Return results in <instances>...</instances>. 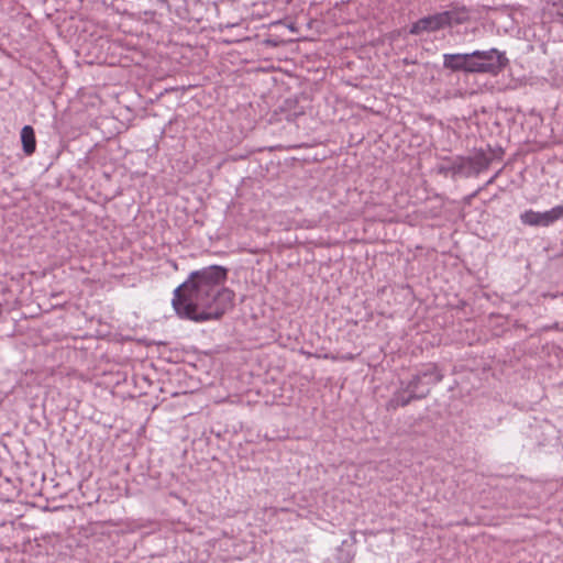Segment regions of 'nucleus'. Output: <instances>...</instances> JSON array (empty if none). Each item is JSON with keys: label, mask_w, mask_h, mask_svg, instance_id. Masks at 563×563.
Wrapping results in <instances>:
<instances>
[{"label": "nucleus", "mask_w": 563, "mask_h": 563, "mask_svg": "<svg viewBox=\"0 0 563 563\" xmlns=\"http://www.w3.org/2000/svg\"><path fill=\"white\" fill-rule=\"evenodd\" d=\"M563 219V206L559 205L550 210L541 212L542 227H550L559 220Z\"/></svg>", "instance_id": "nucleus-10"}, {"label": "nucleus", "mask_w": 563, "mask_h": 563, "mask_svg": "<svg viewBox=\"0 0 563 563\" xmlns=\"http://www.w3.org/2000/svg\"><path fill=\"white\" fill-rule=\"evenodd\" d=\"M428 385H434L442 380L443 374L435 364L427 365L422 371L419 372Z\"/></svg>", "instance_id": "nucleus-9"}, {"label": "nucleus", "mask_w": 563, "mask_h": 563, "mask_svg": "<svg viewBox=\"0 0 563 563\" xmlns=\"http://www.w3.org/2000/svg\"><path fill=\"white\" fill-rule=\"evenodd\" d=\"M443 67L452 71H464L472 74V63L470 53L465 54H444Z\"/></svg>", "instance_id": "nucleus-5"}, {"label": "nucleus", "mask_w": 563, "mask_h": 563, "mask_svg": "<svg viewBox=\"0 0 563 563\" xmlns=\"http://www.w3.org/2000/svg\"><path fill=\"white\" fill-rule=\"evenodd\" d=\"M422 376L418 373L416 374L412 379L407 384V390L412 394H420L421 390H426L427 388H422Z\"/></svg>", "instance_id": "nucleus-12"}, {"label": "nucleus", "mask_w": 563, "mask_h": 563, "mask_svg": "<svg viewBox=\"0 0 563 563\" xmlns=\"http://www.w3.org/2000/svg\"><path fill=\"white\" fill-rule=\"evenodd\" d=\"M554 5L563 8V0H551Z\"/></svg>", "instance_id": "nucleus-13"}, {"label": "nucleus", "mask_w": 563, "mask_h": 563, "mask_svg": "<svg viewBox=\"0 0 563 563\" xmlns=\"http://www.w3.org/2000/svg\"><path fill=\"white\" fill-rule=\"evenodd\" d=\"M520 221L525 225L529 227H542L541 222V212L534 211L532 209L526 210L519 216Z\"/></svg>", "instance_id": "nucleus-11"}, {"label": "nucleus", "mask_w": 563, "mask_h": 563, "mask_svg": "<svg viewBox=\"0 0 563 563\" xmlns=\"http://www.w3.org/2000/svg\"><path fill=\"white\" fill-rule=\"evenodd\" d=\"M227 275V268L218 265L191 272L173 292L176 314L197 323L219 320L234 301V292L224 287Z\"/></svg>", "instance_id": "nucleus-1"}, {"label": "nucleus", "mask_w": 563, "mask_h": 563, "mask_svg": "<svg viewBox=\"0 0 563 563\" xmlns=\"http://www.w3.org/2000/svg\"><path fill=\"white\" fill-rule=\"evenodd\" d=\"M498 174H496L495 176H493L492 178H489V180L487 181V185H490L495 181L496 177H497Z\"/></svg>", "instance_id": "nucleus-14"}, {"label": "nucleus", "mask_w": 563, "mask_h": 563, "mask_svg": "<svg viewBox=\"0 0 563 563\" xmlns=\"http://www.w3.org/2000/svg\"><path fill=\"white\" fill-rule=\"evenodd\" d=\"M430 389L421 390L420 394H412L407 390V387L396 391L388 402L389 408L405 407L413 399H422L427 397Z\"/></svg>", "instance_id": "nucleus-7"}, {"label": "nucleus", "mask_w": 563, "mask_h": 563, "mask_svg": "<svg viewBox=\"0 0 563 563\" xmlns=\"http://www.w3.org/2000/svg\"><path fill=\"white\" fill-rule=\"evenodd\" d=\"M22 148L25 155H32L36 150V139L31 125H24L21 130Z\"/></svg>", "instance_id": "nucleus-8"}, {"label": "nucleus", "mask_w": 563, "mask_h": 563, "mask_svg": "<svg viewBox=\"0 0 563 563\" xmlns=\"http://www.w3.org/2000/svg\"><path fill=\"white\" fill-rule=\"evenodd\" d=\"M472 74H499L508 64L505 53L496 48L470 53Z\"/></svg>", "instance_id": "nucleus-2"}, {"label": "nucleus", "mask_w": 563, "mask_h": 563, "mask_svg": "<svg viewBox=\"0 0 563 563\" xmlns=\"http://www.w3.org/2000/svg\"><path fill=\"white\" fill-rule=\"evenodd\" d=\"M459 22L455 18V12L443 11L419 19L411 25L409 32L412 35H419L424 32H435Z\"/></svg>", "instance_id": "nucleus-3"}, {"label": "nucleus", "mask_w": 563, "mask_h": 563, "mask_svg": "<svg viewBox=\"0 0 563 563\" xmlns=\"http://www.w3.org/2000/svg\"><path fill=\"white\" fill-rule=\"evenodd\" d=\"M465 158L466 169L464 173V177L478 175L481 172L487 169L492 162L490 157L487 156L484 151H478L473 156Z\"/></svg>", "instance_id": "nucleus-6"}, {"label": "nucleus", "mask_w": 563, "mask_h": 563, "mask_svg": "<svg viewBox=\"0 0 563 563\" xmlns=\"http://www.w3.org/2000/svg\"><path fill=\"white\" fill-rule=\"evenodd\" d=\"M466 169V158L463 156L456 157H444L437 165V170L439 174L448 176L451 174L452 176L462 175L464 176Z\"/></svg>", "instance_id": "nucleus-4"}]
</instances>
